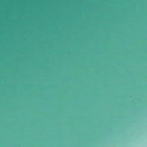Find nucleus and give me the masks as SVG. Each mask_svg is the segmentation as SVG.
<instances>
[{
  "instance_id": "1",
  "label": "nucleus",
  "mask_w": 147,
  "mask_h": 147,
  "mask_svg": "<svg viewBox=\"0 0 147 147\" xmlns=\"http://www.w3.org/2000/svg\"><path fill=\"white\" fill-rule=\"evenodd\" d=\"M49 39V37H0V39Z\"/></svg>"
},
{
  "instance_id": "2",
  "label": "nucleus",
  "mask_w": 147,
  "mask_h": 147,
  "mask_svg": "<svg viewBox=\"0 0 147 147\" xmlns=\"http://www.w3.org/2000/svg\"><path fill=\"white\" fill-rule=\"evenodd\" d=\"M0 37H49L47 36H2Z\"/></svg>"
}]
</instances>
